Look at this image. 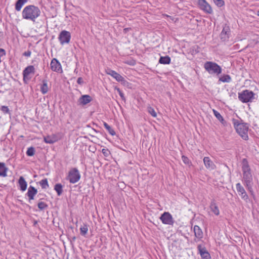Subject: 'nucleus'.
<instances>
[{"label": "nucleus", "mask_w": 259, "mask_h": 259, "mask_svg": "<svg viewBox=\"0 0 259 259\" xmlns=\"http://www.w3.org/2000/svg\"><path fill=\"white\" fill-rule=\"evenodd\" d=\"M242 182L248 190L252 194V175L247 160L244 158L242 160Z\"/></svg>", "instance_id": "obj_1"}, {"label": "nucleus", "mask_w": 259, "mask_h": 259, "mask_svg": "<svg viewBox=\"0 0 259 259\" xmlns=\"http://www.w3.org/2000/svg\"><path fill=\"white\" fill-rule=\"evenodd\" d=\"M39 9L34 5H29L24 8L22 12L23 18L30 20L34 22L35 19L40 15Z\"/></svg>", "instance_id": "obj_2"}, {"label": "nucleus", "mask_w": 259, "mask_h": 259, "mask_svg": "<svg viewBox=\"0 0 259 259\" xmlns=\"http://www.w3.org/2000/svg\"><path fill=\"white\" fill-rule=\"evenodd\" d=\"M234 126L237 133L245 140L248 139V126L247 123L241 122L237 119H233Z\"/></svg>", "instance_id": "obj_3"}, {"label": "nucleus", "mask_w": 259, "mask_h": 259, "mask_svg": "<svg viewBox=\"0 0 259 259\" xmlns=\"http://www.w3.org/2000/svg\"><path fill=\"white\" fill-rule=\"evenodd\" d=\"M205 70L211 75L218 76L222 72L221 67L217 63L211 61H207L204 64Z\"/></svg>", "instance_id": "obj_4"}, {"label": "nucleus", "mask_w": 259, "mask_h": 259, "mask_svg": "<svg viewBox=\"0 0 259 259\" xmlns=\"http://www.w3.org/2000/svg\"><path fill=\"white\" fill-rule=\"evenodd\" d=\"M238 99L242 103L251 102L255 99V94L252 91L245 90L238 93Z\"/></svg>", "instance_id": "obj_5"}, {"label": "nucleus", "mask_w": 259, "mask_h": 259, "mask_svg": "<svg viewBox=\"0 0 259 259\" xmlns=\"http://www.w3.org/2000/svg\"><path fill=\"white\" fill-rule=\"evenodd\" d=\"M80 179V175L76 168H72L68 172L67 180L72 184L77 183Z\"/></svg>", "instance_id": "obj_6"}, {"label": "nucleus", "mask_w": 259, "mask_h": 259, "mask_svg": "<svg viewBox=\"0 0 259 259\" xmlns=\"http://www.w3.org/2000/svg\"><path fill=\"white\" fill-rule=\"evenodd\" d=\"M70 39L71 33L70 32L66 30H62L61 31L58 36V39L62 45L69 43Z\"/></svg>", "instance_id": "obj_7"}, {"label": "nucleus", "mask_w": 259, "mask_h": 259, "mask_svg": "<svg viewBox=\"0 0 259 259\" xmlns=\"http://www.w3.org/2000/svg\"><path fill=\"white\" fill-rule=\"evenodd\" d=\"M198 4L200 9L207 14H211L212 10L211 6L205 0H198Z\"/></svg>", "instance_id": "obj_8"}, {"label": "nucleus", "mask_w": 259, "mask_h": 259, "mask_svg": "<svg viewBox=\"0 0 259 259\" xmlns=\"http://www.w3.org/2000/svg\"><path fill=\"white\" fill-rule=\"evenodd\" d=\"M160 219L164 224L172 225L174 224L172 215L168 212H164L162 214Z\"/></svg>", "instance_id": "obj_9"}, {"label": "nucleus", "mask_w": 259, "mask_h": 259, "mask_svg": "<svg viewBox=\"0 0 259 259\" xmlns=\"http://www.w3.org/2000/svg\"><path fill=\"white\" fill-rule=\"evenodd\" d=\"M236 188L238 194L241 197V198L247 201L248 199V196L247 194V193L246 192L244 187L241 185L240 183H238L236 185Z\"/></svg>", "instance_id": "obj_10"}, {"label": "nucleus", "mask_w": 259, "mask_h": 259, "mask_svg": "<svg viewBox=\"0 0 259 259\" xmlns=\"http://www.w3.org/2000/svg\"><path fill=\"white\" fill-rule=\"evenodd\" d=\"M230 34V29L229 26L225 25L220 34V38L223 41L228 40Z\"/></svg>", "instance_id": "obj_11"}, {"label": "nucleus", "mask_w": 259, "mask_h": 259, "mask_svg": "<svg viewBox=\"0 0 259 259\" xmlns=\"http://www.w3.org/2000/svg\"><path fill=\"white\" fill-rule=\"evenodd\" d=\"M197 249L203 259H210L211 256L209 252L207 251L205 247H202L201 245H198Z\"/></svg>", "instance_id": "obj_12"}, {"label": "nucleus", "mask_w": 259, "mask_h": 259, "mask_svg": "<svg viewBox=\"0 0 259 259\" xmlns=\"http://www.w3.org/2000/svg\"><path fill=\"white\" fill-rule=\"evenodd\" d=\"M50 66L51 69L53 71L59 72L60 70H62L61 64L56 58L52 59L50 64Z\"/></svg>", "instance_id": "obj_13"}, {"label": "nucleus", "mask_w": 259, "mask_h": 259, "mask_svg": "<svg viewBox=\"0 0 259 259\" xmlns=\"http://www.w3.org/2000/svg\"><path fill=\"white\" fill-rule=\"evenodd\" d=\"M92 99V97L90 95H82L79 98L78 103L79 105L83 106L90 103Z\"/></svg>", "instance_id": "obj_14"}, {"label": "nucleus", "mask_w": 259, "mask_h": 259, "mask_svg": "<svg viewBox=\"0 0 259 259\" xmlns=\"http://www.w3.org/2000/svg\"><path fill=\"white\" fill-rule=\"evenodd\" d=\"M106 73L107 74L111 75L117 81H121L122 79V76L121 75L111 69L108 68L106 69Z\"/></svg>", "instance_id": "obj_15"}, {"label": "nucleus", "mask_w": 259, "mask_h": 259, "mask_svg": "<svg viewBox=\"0 0 259 259\" xmlns=\"http://www.w3.org/2000/svg\"><path fill=\"white\" fill-rule=\"evenodd\" d=\"M37 190L34 187L30 186L28 189L26 195L29 198V202H30L31 200L34 199V196L37 194Z\"/></svg>", "instance_id": "obj_16"}, {"label": "nucleus", "mask_w": 259, "mask_h": 259, "mask_svg": "<svg viewBox=\"0 0 259 259\" xmlns=\"http://www.w3.org/2000/svg\"><path fill=\"white\" fill-rule=\"evenodd\" d=\"M203 162L205 167L209 169H214L215 167V164L208 157H204Z\"/></svg>", "instance_id": "obj_17"}, {"label": "nucleus", "mask_w": 259, "mask_h": 259, "mask_svg": "<svg viewBox=\"0 0 259 259\" xmlns=\"http://www.w3.org/2000/svg\"><path fill=\"white\" fill-rule=\"evenodd\" d=\"M35 68L33 66L30 65L27 66L23 71V78L25 79L30 73H34Z\"/></svg>", "instance_id": "obj_18"}, {"label": "nucleus", "mask_w": 259, "mask_h": 259, "mask_svg": "<svg viewBox=\"0 0 259 259\" xmlns=\"http://www.w3.org/2000/svg\"><path fill=\"white\" fill-rule=\"evenodd\" d=\"M193 231L195 236L197 238L199 239L202 238L203 236V232L201 228L198 226L195 225L193 228Z\"/></svg>", "instance_id": "obj_19"}, {"label": "nucleus", "mask_w": 259, "mask_h": 259, "mask_svg": "<svg viewBox=\"0 0 259 259\" xmlns=\"http://www.w3.org/2000/svg\"><path fill=\"white\" fill-rule=\"evenodd\" d=\"M40 90L41 93L44 95L47 94L49 91V87L48 85V80L44 79L42 81V84H40Z\"/></svg>", "instance_id": "obj_20"}, {"label": "nucleus", "mask_w": 259, "mask_h": 259, "mask_svg": "<svg viewBox=\"0 0 259 259\" xmlns=\"http://www.w3.org/2000/svg\"><path fill=\"white\" fill-rule=\"evenodd\" d=\"M209 207L211 211L213 212L214 214L216 215H219L220 210L214 200L211 201Z\"/></svg>", "instance_id": "obj_21"}, {"label": "nucleus", "mask_w": 259, "mask_h": 259, "mask_svg": "<svg viewBox=\"0 0 259 259\" xmlns=\"http://www.w3.org/2000/svg\"><path fill=\"white\" fill-rule=\"evenodd\" d=\"M18 183L20 187V190L22 191H25L27 188V184L24 178L22 176L20 177Z\"/></svg>", "instance_id": "obj_22"}, {"label": "nucleus", "mask_w": 259, "mask_h": 259, "mask_svg": "<svg viewBox=\"0 0 259 259\" xmlns=\"http://www.w3.org/2000/svg\"><path fill=\"white\" fill-rule=\"evenodd\" d=\"M57 140V138L54 135L48 136L44 137L45 142L48 144H53Z\"/></svg>", "instance_id": "obj_23"}, {"label": "nucleus", "mask_w": 259, "mask_h": 259, "mask_svg": "<svg viewBox=\"0 0 259 259\" xmlns=\"http://www.w3.org/2000/svg\"><path fill=\"white\" fill-rule=\"evenodd\" d=\"M8 168L6 167L5 164L0 162V176L5 177L7 176Z\"/></svg>", "instance_id": "obj_24"}, {"label": "nucleus", "mask_w": 259, "mask_h": 259, "mask_svg": "<svg viewBox=\"0 0 259 259\" xmlns=\"http://www.w3.org/2000/svg\"><path fill=\"white\" fill-rule=\"evenodd\" d=\"M28 0H18L15 4V9L17 11H20L25 3L27 2Z\"/></svg>", "instance_id": "obj_25"}, {"label": "nucleus", "mask_w": 259, "mask_h": 259, "mask_svg": "<svg viewBox=\"0 0 259 259\" xmlns=\"http://www.w3.org/2000/svg\"><path fill=\"white\" fill-rule=\"evenodd\" d=\"M171 59L168 56L160 57L159 63L162 64H169L170 63Z\"/></svg>", "instance_id": "obj_26"}, {"label": "nucleus", "mask_w": 259, "mask_h": 259, "mask_svg": "<svg viewBox=\"0 0 259 259\" xmlns=\"http://www.w3.org/2000/svg\"><path fill=\"white\" fill-rule=\"evenodd\" d=\"M213 112L214 115V116L216 117V118L223 124L225 125L226 123V121L224 120L223 116L220 114V113L218 112L217 110L213 109Z\"/></svg>", "instance_id": "obj_27"}, {"label": "nucleus", "mask_w": 259, "mask_h": 259, "mask_svg": "<svg viewBox=\"0 0 259 259\" xmlns=\"http://www.w3.org/2000/svg\"><path fill=\"white\" fill-rule=\"evenodd\" d=\"M63 186L61 184H56L54 187V190L56 191L57 195L60 196L63 192Z\"/></svg>", "instance_id": "obj_28"}, {"label": "nucleus", "mask_w": 259, "mask_h": 259, "mask_svg": "<svg viewBox=\"0 0 259 259\" xmlns=\"http://www.w3.org/2000/svg\"><path fill=\"white\" fill-rule=\"evenodd\" d=\"M219 81L223 82H230L231 81V77L229 75H223L219 78Z\"/></svg>", "instance_id": "obj_29"}, {"label": "nucleus", "mask_w": 259, "mask_h": 259, "mask_svg": "<svg viewBox=\"0 0 259 259\" xmlns=\"http://www.w3.org/2000/svg\"><path fill=\"white\" fill-rule=\"evenodd\" d=\"M104 126L111 135L114 136L115 135L114 131L105 122H104Z\"/></svg>", "instance_id": "obj_30"}, {"label": "nucleus", "mask_w": 259, "mask_h": 259, "mask_svg": "<svg viewBox=\"0 0 259 259\" xmlns=\"http://www.w3.org/2000/svg\"><path fill=\"white\" fill-rule=\"evenodd\" d=\"M80 234L82 236H85L88 231V226L87 224H84L80 228Z\"/></svg>", "instance_id": "obj_31"}, {"label": "nucleus", "mask_w": 259, "mask_h": 259, "mask_svg": "<svg viewBox=\"0 0 259 259\" xmlns=\"http://www.w3.org/2000/svg\"><path fill=\"white\" fill-rule=\"evenodd\" d=\"M39 184L42 189H47V188L49 187V184L47 179H44L42 180L39 182Z\"/></svg>", "instance_id": "obj_32"}, {"label": "nucleus", "mask_w": 259, "mask_h": 259, "mask_svg": "<svg viewBox=\"0 0 259 259\" xmlns=\"http://www.w3.org/2000/svg\"><path fill=\"white\" fill-rule=\"evenodd\" d=\"M35 154V149L33 147H30L28 148L26 151V154L28 156H32Z\"/></svg>", "instance_id": "obj_33"}, {"label": "nucleus", "mask_w": 259, "mask_h": 259, "mask_svg": "<svg viewBox=\"0 0 259 259\" xmlns=\"http://www.w3.org/2000/svg\"><path fill=\"white\" fill-rule=\"evenodd\" d=\"M38 207L40 210H44L48 207V205L44 202H39L38 204Z\"/></svg>", "instance_id": "obj_34"}, {"label": "nucleus", "mask_w": 259, "mask_h": 259, "mask_svg": "<svg viewBox=\"0 0 259 259\" xmlns=\"http://www.w3.org/2000/svg\"><path fill=\"white\" fill-rule=\"evenodd\" d=\"M214 3L219 7L223 6L225 4L223 0H213Z\"/></svg>", "instance_id": "obj_35"}, {"label": "nucleus", "mask_w": 259, "mask_h": 259, "mask_svg": "<svg viewBox=\"0 0 259 259\" xmlns=\"http://www.w3.org/2000/svg\"><path fill=\"white\" fill-rule=\"evenodd\" d=\"M115 89L117 90V92L118 93L120 97H121V99L123 101H125V98L124 96V94L122 93V92L120 90L119 88L117 87H115Z\"/></svg>", "instance_id": "obj_36"}, {"label": "nucleus", "mask_w": 259, "mask_h": 259, "mask_svg": "<svg viewBox=\"0 0 259 259\" xmlns=\"http://www.w3.org/2000/svg\"><path fill=\"white\" fill-rule=\"evenodd\" d=\"M148 112L154 117H155L157 115L156 112L155 111L154 109L150 107L148 108Z\"/></svg>", "instance_id": "obj_37"}, {"label": "nucleus", "mask_w": 259, "mask_h": 259, "mask_svg": "<svg viewBox=\"0 0 259 259\" xmlns=\"http://www.w3.org/2000/svg\"><path fill=\"white\" fill-rule=\"evenodd\" d=\"M0 109L2 111H3L4 113H9L10 110L8 106H2L0 107Z\"/></svg>", "instance_id": "obj_38"}, {"label": "nucleus", "mask_w": 259, "mask_h": 259, "mask_svg": "<svg viewBox=\"0 0 259 259\" xmlns=\"http://www.w3.org/2000/svg\"><path fill=\"white\" fill-rule=\"evenodd\" d=\"M102 152L103 155L106 157L108 156L110 154V151L107 149H103L102 150Z\"/></svg>", "instance_id": "obj_39"}, {"label": "nucleus", "mask_w": 259, "mask_h": 259, "mask_svg": "<svg viewBox=\"0 0 259 259\" xmlns=\"http://www.w3.org/2000/svg\"><path fill=\"white\" fill-rule=\"evenodd\" d=\"M182 159L183 161L185 164H188L189 163V159L187 157H186L185 156H182Z\"/></svg>", "instance_id": "obj_40"}, {"label": "nucleus", "mask_w": 259, "mask_h": 259, "mask_svg": "<svg viewBox=\"0 0 259 259\" xmlns=\"http://www.w3.org/2000/svg\"><path fill=\"white\" fill-rule=\"evenodd\" d=\"M31 54L30 51H27L23 53V55L26 57H30Z\"/></svg>", "instance_id": "obj_41"}, {"label": "nucleus", "mask_w": 259, "mask_h": 259, "mask_svg": "<svg viewBox=\"0 0 259 259\" xmlns=\"http://www.w3.org/2000/svg\"><path fill=\"white\" fill-rule=\"evenodd\" d=\"M119 82H120L122 84L124 85H126L128 83V82L123 77H122V79L121 81H119Z\"/></svg>", "instance_id": "obj_42"}, {"label": "nucleus", "mask_w": 259, "mask_h": 259, "mask_svg": "<svg viewBox=\"0 0 259 259\" xmlns=\"http://www.w3.org/2000/svg\"><path fill=\"white\" fill-rule=\"evenodd\" d=\"M6 55V51L4 49H0V56H3Z\"/></svg>", "instance_id": "obj_43"}, {"label": "nucleus", "mask_w": 259, "mask_h": 259, "mask_svg": "<svg viewBox=\"0 0 259 259\" xmlns=\"http://www.w3.org/2000/svg\"><path fill=\"white\" fill-rule=\"evenodd\" d=\"M77 82L79 84H82L83 82L82 78L81 77H78L77 80Z\"/></svg>", "instance_id": "obj_44"}, {"label": "nucleus", "mask_w": 259, "mask_h": 259, "mask_svg": "<svg viewBox=\"0 0 259 259\" xmlns=\"http://www.w3.org/2000/svg\"><path fill=\"white\" fill-rule=\"evenodd\" d=\"M257 15L259 16V10L257 12Z\"/></svg>", "instance_id": "obj_45"}]
</instances>
